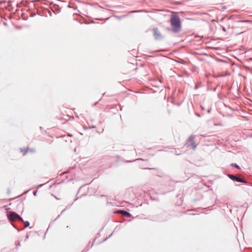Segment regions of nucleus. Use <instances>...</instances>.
I'll list each match as a JSON object with an SVG mask.
<instances>
[{
    "instance_id": "obj_8",
    "label": "nucleus",
    "mask_w": 252,
    "mask_h": 252,
    "mask_svg": "<svg viewBox=\"0 0 252 252\" xmlns=\"http://www.w3.org/2000/svg\"><path fill=\"white\" fill-rule=\"evenodd\" d=\"M24 224L25 227H28L30 223L28 221H25L24 222Z\"/></svg>"
},
{
    "instance_id": "obj_9",
    "label": "nucleus",
    "mask_w": 252,
    "mask_h": 252,
    "mask_svg": "<svg viewBox=\"0 0 252 252\" xmlns=\"http://www.w3.org/2000/svg\"><path fill=\"white\" fill-rule=\"evenodd\" d=\"M232 166H234V167H236V168H238V169H240L239 166H238V165H237V164H232Z\"/></svg>"
},
{
    "instance_id": "obj_10",
    "label": "nucleus",
    "mask_w": 252,
    "mask_h": 252,
    "mask_svg": "<svg viewBox=\"0 0 252 252\" xmlns=\"http://www.w3.org/2000/svg\"><path fill=\"white\" fill-rule=\"evenodd\" d=\"M241 22H247V23L251 22V21H249V20L241 21Z\"/></svg>"
},
{
    "instance_id": "obj_4",
    "label": "nucleus",
    "mask_w": 252,
    "mask_h": 252,
    "mask_svg": "<svg viewBox=\"0 0 252 252\" xmlns=\"http://www.w3.org/2000/svg\"><path fill=\"white\" fill-rule=\"evenodd\" d=\"M154 36L156 39H160L162 38V34L159 30L157 28H155L153 30Z\"/></svg>"
},
{
    "instance_id": "obj_6",
    "label": "nucleus",
    "mask_w": 252,
    "mask_h": 252,
    "mask_svg": "<svg viewBox=\"0 0 252 252\" xmlns=\"http://www.w3.org/2000/svg\"><path fill=\"white\" fill-rule=\"evenodd\" d=\"M118 213L121 214L123 215L126 216L127 217H130L131 216V214L126 211L120 210V211H118Z\"/></svg>"
},
{
    "instance_id": "obj_5",
    "label": "nucleus",
    "mask_w": 252,
    "mask_h": 252,
    "mask_svg": "<svg viewBox=\"0 0 252 252\" xmlns=\"http://www.w3.org/2000/svg\"><path fill=\"white\" fill-rule=\"evenodd\" d=\"M229 175V177L230 178H231L232 180H236V181L238 182H244V180L238 177H236L234 176H233L232 174H228Z\"/></svg>"
},
{
    "instance_id": "obj_1",
    "label": "nucleus",
    "mask_w": 252,
    "mask_h": 252,
    "mask_svg": "<svg viewBox=\"0 0 252 252\" xmlns=\"http://www.w3.org/2000/svg\"><path fill=\"white\" fill-rule=\"evenodd\" d=\"M170 23L174 32H178L180 31L181 27V21L180 18L177 14H173L172 15Z\"/></svg>"
},
{
    "instance_id": "obj_2",
    "label": "nucleus",
    "mask_w": 252,
    "mask_h": 252,
    "mask_svg": "<svg viewBox=\"0 0 252 252\" xmlns=\"http://www.w3.org/2000/svg\"><path fill=\"white\" fill-rule=\"evenodd\" d=\"M186 145L189 147L192 148L193 149H195L196 148V145L194 141V137L193 136H190L188 139L187 142L186 143Z\"/></svg>"
},
{
    "instance_id": "obj_3",
    "label": "nucleus",
    "mask_w": 252,
    "mask_h": 252,
    "mask_svg": "<svg viewBox=\"0 0 252 252\" xmlns=\"http://www.w3.org/2000/svg\"><path fill=\"white\" fill-rule=\"evenodd\" d=\"M8 218L12 221H15L16 220L23 221V219L15 212H10L8 215Z\"/></svg>"
},
{
    "instance_id": "obj_7",
    "label": "nucleus",
    "mask_w": 252,
    "mask_h": 252,
    "mask_svg": "<svg viewBox=\"0 0 252 252\" xmlns=\"http://www.w3.org/2000/svg\"><path fill=\"white\" fill-rule=\"evenodd\" d=\"M21 151L24 156L30 151V150L28 148L24 147L21 149Z\"/></svg>"
},
{
    "instance_id": "obj_11",
    "label": "nucleus",
    "mask_w": 252,
    "mask_h": 252,
    "mask_svg": "<svg viewBox=\"0 0 252 252\" xmlns=\"http://www.w3.org/2000/svg\"><path fill=\"white\" fill-rule=\"evenodd\" d=\"M63 173L65 174L67 173L66 172H64Z\"/></svg>"
}]
</instances>
